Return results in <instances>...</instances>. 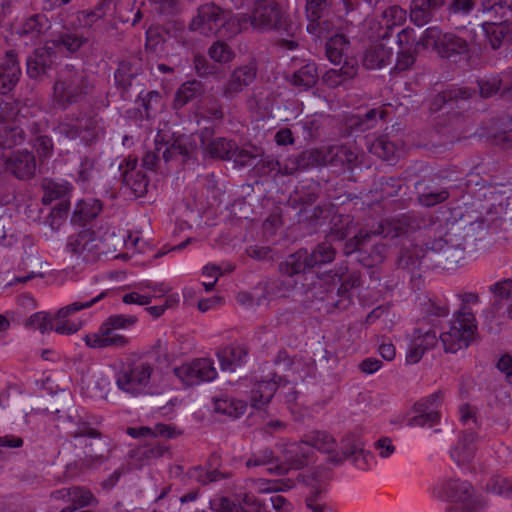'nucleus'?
<instances>
[{
	"mask_svg": "<svg viewBox=\"0 0 512 512\" xmlns=\"http://www.w3.org/2000/svg\"><path fill=\"white\" fill-rule=\"evenodd\" d=\"M63 427L69 437L73 439L76 449V460L68 465V468H76L79 471L94 469L102 465L112 450L108 437L93 426L88 419L81 416H67L63 421Z\"/></svg>",
	"mask_w": 512,
	"mask_h": 512,
	"instance_id": "f257e3e1",
	"label": "nucleus"
},
{
	"mask_svg": "<svg viewBox=\"0 0 512 512\" xmlns=\"http://www.w3.org/2000/svg\"><path fill=\"white\" fill-rule=\"evenodd\" d=\"M423 246L424 248L416 246L412 250L402 252L399 265L402 268L415 269L424 260L432 266L450 271L463 266L467 258L474 255L472 252H465L458 243L451 244L448 239L438 237V234H431Z\"/></svg>",
	"mask_w": 512,
	"mask_h": 512,
	"instance_id": "f03ea898",
	"label": "nucleus"
},
{
	"mask_svg": "<svg viewBox=\"0 0 512 512\" xmlns=\"http://www.w3.org/2000/svg\"><path fill=\"white\" fill-rule=\"evenodd\" d=\"M122 242L126 246H136L138 238L128 236V241L125 237H118L114 231L105 232L103 236L99 237L95 231L91 229H83L75 235L69 236L66 244L67 251L74 256L77 260L84 263H95L100 259L101 255L115 253Z\"/></svg>",
	"mask_w": 512,
	"mask_h": 512,
	"instance_id": "7ed1b4c3",
	"label": "nucleus"
},
{
	"mask_svg": "<svg viewBox=\"0 0 512 512\" xmlns=\"http://www.w3.org/2000/svg\"><path fill=\"white\" fill-rule=\"evenodd\" d=\"M93 90L88 74L73 65H65L53 87L54 101L63 109L82 101Z\"/></svg>",
	"mask_w": 512,
	"mask_h": 512,
	"instance_id": "20e7f679",
	"label": "nucleus"
},
{
	"mask_svg": "<svg viewBox=\"0 0 512 512\" xmlns=\"http://www.w3.org/2000/svg\"><path fill=\"white\" fill-rule=\"evenodd\" d=\"M432 234H438V237H444L451 241V244L458 243L459 247L465 249V252L476 254L484 247V241L488 234V228L483 220L474 221L468 224L454 221L443 224L436 219Z\"/></svg>",
	"mask_w": 512,
	"mask_h": 512,
	"instance_id": "39448f33",
	"label": "nucleus"
},
{
	"mask_svg": "<svg viewBox=\"0 0 512 512\" xmlns=\"http://www.w3.org/2000/svg\"><path fill=\"white\" fill-rule=\"evenodd\" d=\"M336 257V249L328 241L317 244L311 252L305 248L298 249L278 264V272L282 276L293 277L304 274L315 267L332 263Z\"/></svg>",
	"mask_w": 512,
	"mask_h": 512,
	"instance_id": "423d86ee",
	"label": "nucleus"
},
{
	"mask_svg": "<svg viewBox=\"0 0 512 512\" xmlns=\"http://www.w3.org/2000/svg\"><path fill=\"white\" fill-rule=\"evenodd\" d=\"M416 45L423 49L431 48L446 59H455L469 52V44L464 38L453 33H442L436 26L425 29Z\"/></svg>",
	"mask_w": 512,
	"mask_h": 512,
	"instance_id": "0eeeda50",
	"label": "nucleus"
},
{
	"mask_svg": "<svg viewBox=\"0 0 512 512\" xmlns=\"http://www.w3.org/2000/svg\"><path fill=\"white\" fill-rule=\"evenodd\" d=\"M436 219L432 216H422L415 213L402 214L379 222L373 233L383 237L395 238L423 229L427 239L431 236Z\"/></svg>",
	"mask_w": 512,
	"mask_h": 512,
	"instance_id": "6e6552de",
	"label": "nucleus"
},
{
	"mask_svg": "<svg viewBox=\"0 0 512 512\" xmlns=\"http://www.w3.org/2000/svg\"><path fill=\"white\" fill-rule=\"evenodd\" d=\"M475 317L472 311L459 310L451 322L450 329L440 335V340L447 353H456L467 348L476 331Z\"/></svg>",
	"mask_w": 512,
	"mask_h": 512,
	"instance_id": "1a4fd4ad",
	"label": "nucleus"
},
{
	"mask_svg": "<svg viewBox=\"0 0 512 512\" xmlns=\"http://www.w3.org/2000/svg\"><path fill=\"white\" fill-rule=\"evenodd\" d=\"M443 491L453 503L451 512H481L486 507L485 500L474 493L472 485L467 481L449 480L444 484Z\"/></svg>",
	"mask_w": 512,
	"mask_h": 512,
	"instance_id": "9d476101",
	"label": "nucleus"
},
{
	"mask_svg": "<svg viewBox=\"0 0 512 512\" xmlns=\"http://www.w3.org/2000/svg\"><path fill=\"white\" fill-rule=\"evenodd\" d=\"M251 26L261 31H287L285 13L276 0H255L249 16Z\"/></svg>",
	"mask_w": 512,
	"mask_h": 512,
	"instance_id": "9b49d317",
	"label": "nucleus"
},
{
	"mask_svg": "<svg viewBox=\"0 0 512 512\" xmlns=\"http://www.w3.org/2000/svg\"><path fill=\"white\" fill-rule=\"evenodd\" d=\"M231 11L214 3L201 5L190 23V29L205 36L221 33L231 19Z\"/></svg>",
	"mask_w": 512,
	"mask_h": 512,
	"instance_id": "f8f14e48",
	"label": "nucleus"
},
{
	"mask_svg": "<svg viewBox=\"0 0 512 512\" xmlns=\"http://www.w3.org/2000/svg\"><path fill=\"white\" fill-rule=\"evenodd\" d=\"M153 367L146 362L135 363L116 376V385L123 392L138 395L148 385Z\"/></svg>",
	"mask_w": 512,
	"mask_h": 512,
	"instance_id": "ddd939ff",
	"label": "nucleus"
},
{
	"mask_svg": "<svg viewBox=\"0 0 512 512\" xmlns=\"http://www.w3.org/2000/svg\"><path fill=\"white\" fill-rule=\"evenodd\" d=\"M284 463L269 468V472L276 475H285L290 469H301L307 465L308 458L312 453L306 440L279 445Z\"/></svg>",
	"mask_w": 512,
	"mask_h": 512,
	"instance_id": "4468645a",
	"label": "nucleus"
},
{
	"mask_svg": "<svg viewBox=\"0 0 512 512\" xmlns=\"http://www.w3.org/2000/svg\"><path fill=\"white\" fill-rule=\"evenodd\" d=\"M174 374L185 385L194 386L205 381H212L217 376V371L211 359L199 358L189 364L174 368Z\"/></svg>",
	"mask_w": 512,
	"mask_h": 512,
	"instance_id": "2eb2a0df",
	"label": "nucleus"
},
{
	"mask_svg": "<svg viewBox=\"0 0 512 512\" xmlns=\"http://www.w3.org/2000/svg\"><path fill=\"white\" fill-rule=\"evenodd\" d=\"M331 11L329 0H306L305 12L309 21L307 31L316 37H324L328 33L331 23L324 18Z\"/></svg>",
	"mask_w": 512,
	"mask_h": 512,
	"instance_id": "dca6fc26",
	"label": "nucleus"
},
{
	"mask_svg": "<svg viewBox=\"0 0 512 512\" xmlns=\"http://www.w3.org/2000/svg\"><path fill=\"white\" fill-rule=\"evenodd\" d=\"M257 71L258 67L254 61L235 68L224 87L223 96L227 99L235 98L245 87L253 83Z\"/></svg>",
	"mask_w": 512,
	"mask_h": 512,
	"instance_id": "f3484780",
	"label": "nucleus"
},
{
	"mask_svg": "<svg viewBox=\"0 0 512 512\" xmlns=\"http://www.w3.org/2000/svg\"><path fill=\"white\" fill-rule=\"evenodd\" d=\"M20 75L21 67L17 51L7 50L0 58V93H9L18 83Z\"/></svg>",
	"mask_w": 512,
	"mask_h": 512,
	"instance_id": "a211bd4d",
	"label": "nucleus"
},
{
	"mask_svg": "<svg viewBox=\"0 0 512 512\" xmlns=\"http://www.w3.org/2000/svg\"><path fill=\"white\" fill-rule=\"evenodd\" d=\"M6 169L19 180H30L36 174V158L28 150H19L6 158Z\"/></svg>",
	"mask_w": 512,
	"mask_h": 512,
	"instance_id": "6ab92c4d",
	"label": "nucleus"
},
{
	"mask_svg": "<svg viewBox=\"0 0 512 512\" xmlns=\"http://www.w3.org/2000/svg\"><path fill=\"white\" fill-rule=\"evenodd\" d=\"M156 146L158 152H161L162 159L167 163L178 156L183 157L186 162L193 157L196 146L188 139L178 138L172 143L166 142L160 135L156 137Z\"/></svg>",
	"mask_w": 512,
	"mask_h": 512,
	"instance_id": "aec40b11",
	"label": "nucleus"
},
{
	"mask_svg": "<svg viewBox=\"0 0 512 512\" xmlns=\"http://www.w3.org/2000/svg\"><path fill=\"white\" fill-rule=\"evenodd\" d=\"M324 166L323 153L320 149H309L287 158L284 163L285 175H292L299 170Z\"/></svg>",
	"mask_w": 512,
	"mask_h": 512,
	"instance_id": "412c9836",
	"label": "nucleus"
},
{
	"mask_svg": "<svg viewBox=\"0 0 512 512\" xmlns=\"http://www.w3.org/2000/svg\"><path fill=\"white\" fill-rule=\"evenodd\" d=\"M446 3L447 0H412L410 7L411 22L418 27L428 24Z\"/></svg>",
	"mask_w": 512,
	"mask_h": 512,
	"instance_id": "4be33fe9",
	"label": "nucleus"
},
{
	"mask_svg": "<svg viewBox=\"0 0 512 512\" xmlns=\"http://www.w3.org/2000/svg\"><path fill=\"white\" fill-rule=\"evenodd\" d=\"M324 166L347 167L351 169L358 155L346 145H332L322 149Z\"/></svg>",
	"mask_w": 512,
	"mask_h": 512,
	"instance_id": "5701e85b",
	"label": "nucleus"
},
{
	"mask_svg": "<svg viewBox=\"0 0 512 512\" xmlns=\"http://www.w3.org/2000/svg\"><path fill=\"white\" fill-rule=\"evenodd\" d=\"M136 164V160L127 163V168L122 172V182L136 197H142L148 191L149 181L146 174L136 168Z\"/></svg>",
	"mask_w": 512,
	"mask_h": 512,
	"instance_id": "b1692460",
	"label": "nucleus"
},
{
	"mask_svg": "<svg viewBox=\"0 0 512 512\" xmlns=\"http://www.w3.org/2000/svg\"><path fill=\"white\" fill-rule=\"evenodd\" d=\"M502 82V79L498 77L488 80H478L477 85L480 96L486 99L499 93L502 100L512 103V72L509 74L508 80L503 86Z\"/></svg>",
	"mask_w": 512,
	"mask_h": 512,
	"instance_id": "393cba45",
	"label": "nucleus"
},
{
	"mask_svg": "<svg viewBox=\"0 0 512 512\" xmlns=\"http://www.w3.org/2000/svg\"><path fill=\"white\" fill-rule=\"evenodd\" d=\"M219 465L220 457L212 454L208 460L207 469L195 467L190 471V476L203 485L230 478V473L222 472L218 469Z\"/></svg>",
	"mask_w": 512,
	"mask_h": 512,
	"instance_id": "a878e982",
	"label": "nucleus"
},
{
	"mask_svg": "<svg viewBox=\"0 0 512 512\" xmlns=\"http://www.w3.org/2000/svg\"><path fill=\"white\" fill-rule=\"evenodd\" d=\"M357 73V61L346 57L340 68L330 69L323 75V81L330 87H337L346 81L355 78Z\"/></svg>",
	"mask_w": 512,
	"mask_h": 512,
	"instance_id": "bb28decb",
	"label": "nucleus"
},
{
	"mask_svg": "<svg viewBox=\"0 0 512 512\" xmlns=\"http://www.w3.org/2000/svg\"><path fill=\"white\" fill-rule=\"evenodd\" d=\"M281 380L282 378L278 377V381L273 378L272 380L256 382L251 390V405L259 409L268 404L273 398Z\"/></svg>",
	"mask_w": 512,
	"mask_h": 512,
	"instance_id": "cd10ccee",
	"label": "nucleus"
},
{
	"mask_svg": "<svg viewBox=\"0 0 512 512\" xmlns=\"http://www.w3.org/2000/svg\"><path fill=\"white\" fill-rule=\"evenodd\" d=\"M306 442L309 447L316 448L319 451L330 454V461L334 463H341L342 458L339 452L335 450L336 441L335 439L324 431H316L306 436Z\"/></svg>",
	"mask_w": 512,
	"mask_h": 512,
	"instance_id": "c85d7f7f",
	"label": "nucleus"
},
{
	"mask_svg": "<svg viewBox=\"0 0 512 512\" xmlns=\"http://www.w3.org/2000/svg\"><path fill=\"white\" fill-rule=\"evenodd\" d=\"M474 90L468 87H452L436 94L430 103V110L437 112L446 104L452 103L459 99L467 100L472 97Z\"/></svg>",
	"mask_w": 512,
	"mask_h": 512,
	"instance_id": "c756f323",
	"label": "nucleus"
},
{
	"mask_svg": "<svg viewBox=\"0 0 512 512\" xmlns=\"http://www.w3.org/2000/svg\"><path fill=\"white\" fill-rule=\"evenodd\" d=\"M248 350L243 346H227L217 352L220 367L223 371H234L242 365Z\"/></svg>",
	"mask_w": 512,
	"mask_h": 512,
	"instance_id": "7c9ffc66",
	"label": "nucleus"
},
{
	"mask_svg": "<svg viewBox=\"0 0 512 512\" xmlns=\"http://www.w3.org/2000/svg\"><path fill=\"white\" fill-rule=\"evenodd\" d=\"M43 190L42 203L50 205L53 201L69 198L72 186L68 182H56L52 179L45 178L41 183Z\"/></svg>",
	"mask_w": 512,
	"mask_h": 512,
	"instance_id": "2f4dec72",
	"label": "nucleus"
},
{
	"mask_svg": "<svg viewBox=\"0 0 512 512\" xmlns=\"http://www.w3.org/2000/svg\"><path fill=\"white\" fill-rule=\"evenodd\" d=\"M392 49L379 43L371 46L365 53L363 65L367 69H380L390 63Z\"/></svg>",
	"mask_w": 512,
	"mask_h": 512,
	"instance_id": "473e14b6",
	"label": "nucleus"
},
{
	"mask_svg": "<svg viewBox=\"0 0 512 512\" xmlns=\"http://www.w3.org/2000/svg\"><path fill=\"white\" fill-rule=\"evenodd\" d=\"M102 211V204L99 200L89 198L81 200L72 215V222L84 224L99 215Z\"/></svg>",
	"mask_w": 512,
	"mask_h": 512,
	"instance_id": "72a5a7b5",
	"label": "nucleus"
},
{
	"mask_svg": "<svg viewBox=\"0 0 512 512\" xmlns=\"http://www.w3.org/2000/svg\"><path fill=\"white\" fill-rule=\"evenodd\" d=\"M482 28L493 50H497L501 47L503 41L508 37L511 31L507 21L500 23L485 22L482 24Z\"/></svg>",
	"mask_w": 512,
	"mask_h": 512,
	"instance_id": "f704fd0d",
	"label": "nucleus"
},
{
	"mask_svg": "<svg viewBox=\"0 0 512 512\" xmlns=\"http://www.w3.org/2000/svg\"><path fill=\"white\" fill-rule=\"evenodd\" d=\"M202 94V84L193 80L183 83L176 92L173 108L179 110Z\"/></svg>",
	"mask_w": 512,
	"mask_h": 512,
	"instance_id": "c9c22d12",
	"label": "nucleus"
},
{
	"mask_svg": "<svg viewBox=\"0 0 512 512\" xmlns=\"http://www.w3.org/2000/svg\"><path fill=\"white\" fill-rule=\"evenodd\" d=\"M379 236L373 233V230L364 231L360 230L354 237L348 239L343 245V254L349 256L353 253L362 254L367 251V248L372 240V237Z\"/></svg>",
	"mask_w": 512,
	"mask_h": 512,
	"instance_id": "e433bc0d",
	"label": "nucleus"
},
{
	"mask_svg": "<svg viewBox=\"0 0 512 512\" xmlns=\"http://www.w3.org/2000/svg\"><path fill=\"white\" fill-rule=\"evenodd\" d=\"M349 48V41L343 34H336L328 39L325 45L326 56L334 64H341L345 51Z\"/></svg>",
	"mask_w": 512,
	"mask_h": 512,
	"instance_id": "4c0bfd02",
	"label": "nucleus"
},
{
	"mask_svg": "<svg viewBox=\"0 0 512 512\" xmlns=\"http://www.w3.org/2000/svg\"><path fill=\"white\" fill-rule=\"evenodd\" d=\"M236 143L226 138H215L206 146V151L212 158L231 160L235 153Z\"/></svg>",
	"mask_w": 512,
	"mask_h": 512,
	"instance_id": "58836bf2",
	"label": "nucleus"
},
{
	"mask_svg": "<svg viewBox=\"0 0 512 512\" xmlns=\"http://www.w3.org/2000/svg\"><path fill=\"white\" fill-rule=\"evenodd\" d=\"M214 410L217 413L227 415L232 418H238L244 414L246 405L243 401L235 400L229 397H217L214 399Z\"/></svg>",
	"mask_w": 512,
	"mask_h": 512,
	"instance_id": "ea45409f",
	"label": "nucleus"
},
{
	"mask_svg": "<svg viewBox=\"0 0 512 512\" xmlns=\"http://www.w3.org/2000/svg\"><path fill=\"white\" fill-rule=\"evenodd\" d=\"M318 80L317 66L310 62L303 65L299 70L295 71L292 76V83L295 86L309 89L313 87Z\"/></svg>",
	"mask_w": 512,
	"mask_h": 512,
	"instance_id": "a19ab883",
	"label": "nucleus"
},
{
	"mask_svg": "<svg viewBox=\"0 0 512 512\" xmlns=\"http://www.w3.org/2000/svg\"><path fill=\"white\" fill-rule=\"evenodd\" d=\"M139 73V69L135 67L134 64L123 61L115 71V82L123 91H127L132 86L133 80L136 79Z\"/></svg>",
	"mask_w": 512,
	"mask_h": 512,
	"instance_id": "79ce46f5",
	"label": "nucleus"
},
{
	"mask_svg": "<svg viewBox=\"0 0 512 512\" xmlns=\"http://www.w3.org/2000/svg\"><path fill=\"white\" fill-rule=\"evenodd\" d=\"M87 41L83 35L73 32L61 33L56 39L51 40L56 49L65 48L70 53L78 51Z\"/></svg>",
	"mask_w": 512,
	"mask_h": 512,
	"instance_id": "37998d69",
	"label": "nucleus"
},
{
	"mask_svg": "<svg viewBox=\"0 0 512 512\" xmlns=\"http://www.w3.org/2000/svg\"><path fill=\"white\" fill-rule=\"evenodd\" d=\"M81 133V139L89 142L98 136L101 131L99 120L96 116L84 115L75 119Z\"/></svg>",
	"mask_w": 512,
	"mask_h": 512,
	"instance_id": "c03bdc74",
	"label": "nucleus"
},
{
	"mask_svg": "<svg viewBox=\"0 0 512 512\" xmlns=\"http://www.w3.org/2000/svg\"><path fill=\"white\" fill-rule=\"evenodd\" d=\"M25 133L19 126H4L0 128V148L11 149L24 142Z\"/></svg>",
	"mask_w": 512,
	"mask_h": 512,
	"instance_id": "a18cd8bd",
	"label": "nucleus"
},
{
	"mask_svg": "<svg viewBox=\"0 0 512 512\" xmlns=\"http://www.w3.org/2000/svg\"><path fill=\"white\" fill-rule=\"evenodd\" d=\"M340 450L341 453L339 454L342 461L350 457H353L354 461H357L358 457L364 453L362 442L353 434H348L342 438Z\"/></svg>",
	"mask_w": 512,
	"mask_h": 512,
	"instance_id": "49530a36",
	"label": "nucleus"
},
{
	"mask_svg": "<svg viewBox=\"0 0 512 512\" xmlns=\"http://www.w3.org/2000/svg\"><path fill=\"white\" fill-rule=\"evenodd\" d=\"M209 57L219 63L227 64L235 58L234 50L224 41L217 40L208 48Z\"/></svg>",
	"mask_w": 512,
	"mask_h": 512,
	"instance_id": "de8ad7c7",
	"label": "nucleus"
},
{
	"mask_svg": "<svg viewBox=\"0 0 512 512\" xmlns=\"http://www.w3.org/2000/svg\"><path fill=\"white\" fill-rule=\"evenodd\" d=\"M48 19L43 14H36L28 18L21 29L22 35L31 38L39 37L46 29H48Z\"/></svg>",
	"mask_w": 512,
	"mask_h": 512,
	"instance_id": "09e8293b",
	"label": "nucleus"
},
{
	"mask_svg": "<svg viewBox=\"0 0 512 512\" xmlns=\"http://www.w3.org/2000/svg\"><path fill=\"white\" fill-rule=\"evenodd\" d=\"M56 50L57 49L55 48V44H53L51 41H48L44 47L35 49L31 55L34 56V59L40 61L42 67H45L50 71L52 70L58 58Z\"/></svg>",
	"mask_w": 512,
	"mask_h": 512,
	"instance_id": "8fccbe9b",
	"label": "nucleus"
},
{
	"mask_svg": "<svg viewBox=\"0 0 512 512\" xmlns=\"http://www.w3.org/2000/svg\"><path fill=\"white\" fill-rule=\"evenodd\" d=\"M128 434L133 437L146 436L152 434L156 436H165L167 438H173L176 435L175 428L166 424H157L154 429L151 430L148 427L141 428H128Z\"/></svg>",
	"mask_w": 512,
	"mask_h": 512,
	"instance_id": "3c124183",
	"label": "nucleus"
},
{
	"mask_svg": "<svg viewBox=\"0 0 512 512\" xmlns=\"http://www.w3.org/2000/svg\"><path fill=\"white\" fill-rule=\"evenodd\" d=\"M370 152L379 158L391 160L395 155L396 147L386 136H380L371 144Z\"/></svg>",
	"mask_w": 512,
	"mask_h": 512,
	"instance_id": "603ef678",
	"label": "nucleus"
},
{
	"mask_svg": "<svg viewBox=\"0 0 512 512\" xmlns=\"http://www.w3.org/2000/svg\"><path fill=\"white\" fill-rule=\"evenodd\" d=\"M449 198V191L445 188L427 190L418 195V202L425 207L440 204Z\"/></svg>",
	"mask_w": 512,
	"mask_h": 512,
	"instance_id": "864d4df0",
	"label": "nucleus"
},
{
	"mask_svg": "<svg viewBox=\"0 0 512 512\" xmlns=\"http://www.w3.org/2000/svg\"><path fill=\"white\" fill-rule=\"evenodd\" d=\"M262 156L259 148L252 146L250 150L245 148H239L236 145L235 153L232 155V160L234 161L236 166L246 167L251 166L254 163V160Z\"/></svg>",
	"mask_w": 512,
	"mask_h": 512,
	"instance_id": "5fc2aeb1",
	"label": "nucleus"
},
{
	"mask_svg": "<svg viewBox=\"0 0 512 512\" xmlns=\"http://www.w3.org/2000/svg\"><path fill=\"white\" fill-rule=\"evenodd\" d=\"M106 295V292H102L100 293L98 296L90 299V300H87V301H76L70 305H67L61 309L58 310L57 314H56V319L58 320H61V319H64L66 318L67 316H69L70 314L72 313H75L77 311H80L82 309H85V308H89L91 307L93 304H95L96 302L100 301L101 299H103Z\"/></svg>",
	"mask_w": 512,
	"mask_h": 512,
	"instance_id": "6e6d98bb",
	"label": "nucleus"
},
{
	"mask_svg": "<svg viewBox=\"0 0 512 512\" xmlns=\"http://www.w3.org/2000/svg\"><path fill=\"white\" fill-rule=\"evenodd\" d=\"M406 20V11L398 6H392L384 10L382 14V23L387 29L401 25Z\"/></svg>",
	"mask_w": 512,
	"mask_h": 512,
	"instance_id": "4d7b16f0",
	"label": "nucleus"
},
{
	"mask_svg": "<svg viewBox=\"0 0 512 512\" xmlns=\"http://www.w3.org/2000/svg\"><path fill=\"white\" fill-rule=\"evenodd\" d=\"M142 107L147 118H151L162 108V95L158 91H149L141 97Z\"/></svg>",
	"mask_w": 512,
	"mask_h": 512,
	"instance_id": "13d9d810",
	"label": "nucleus"
},
{
	"mask_svg": "<svg viewBox=\"0 0 512 512\" xmlns=\"http://www.w3.org/2000/svg\"><path fill=\"white\" fill-rule=\"evenodd\" d=\"M278 458L274 455L273 450L269 448L261 449L257 452L251 454V456L246 461V466L248 468L269 465L274 462H277Z\"/></svg>",
	"mask_w": 512,
	"mask_h": 512,
	"instance_id": "bf43d9fd",
	"label": "nucleus"
},
{
	"mask_svg": "<svg viewBox=\"0 0 512 512\" xmlns=\"http://www.w3.org/2000/svg\"><path fill=\"white\" fill-rule=\"evenodd\" d=\"M106 0H102L94 10H85L78 13V20L85 26L91 27L97 20L105 15Z\"/></svg>",
	"mask_w": 512,
	"mask_h": 512,
	"instance_id": "052dcab7",
	"label": "nucleus"
},
{
	"mask_svg": "<svg viewBox=\"0 0 512 512\" xmlns=\"http://www.w3.org/2000/svg\"><path fill=\"white\" fill-rule=\"evenodd\" d=\"M210 509L214 512H248L239 503L228 497H220L210 500Z\"/></svg>",
	"mask_w": 512,
	"mask_h": 512,
	"instance_id": "680f3d73",
	"label": "nucleus"
},
{
	"mask_svg": "<svg viewBox=\"0 0 512 512\" xmlns=\"http://www.w3.org/2000/svg\"><path fill=\"white\" fill-rule=\"evenodd\" d=\"M442 400V391H437L415 403L414 410L415 412H438L437 408Z\"/></svg>",
	"mask_w": 512,
	"mask_h": 512,
	"instance_id": "e2e57ef3",
	"label": "nucleus"
},
{
	"mask_svg": "<svg viewBox=\"0 0 512 512\" xmlns=\"http://www.w3.org/2000/svg\"><path fill=\"white\" fill-rule=\"evenodd\" d=\"M256 173L260 176L268 175L270 172L278 170L281 174H284V165L281 166L280 162L273 156H262L260 160L255 164Z\"/></svg>",
	"mask_w": 512,
	"mask_h": 512,
	"instance_id": "0e129e2a",
	"label": "nucleus"
},
{
	"mask_svg": "<svg viewBox=\"0 0 512 512\" xmlns=\"http://www.w3.org/2000/svg\"><path fill=\"white\" fill-rule=\"evenodd\" d=\"M102 331L104 334V348L106 347H115L121 348L128 344V338L124 337L116 333L114 330H111L110 326H103Z\"/></svg>",
	"mask_w": 512,
	"mask_h": 512,
	"instance_id": "69168bd1",
	"label": "nucleus"
},
{
	"mask_svg": "<svg viewBox=\"0 0 512 512\" xmlns=\"http://www.w3.org/2000/svg\"><path fill=\"white\" fill-rule=\"evenodd\" d=\"M475 7L474 0H450L448 4V12L450 15H469Z\"/></svg>",
	"mask_w": 512,
	"mask_h": 512,
	"instance_id": "338daca9",
	"label": "nucleus"
},
{
	"mask_svg": "<svg viewBox=\"0 0 512 512\" xmlns=\"http://www.w3.org/2000/svg\"><path fill=\"white\" fill-rule=\"evenodd\" d=\"M194 67L196 73L200 77H207L209 75H214L218 71V67L208 61L205 56L195 55L194 57Z\"/></svg>",
	"mask_w": 512,
	"mask_h": 512,
	"instance_id": "774afa93",
	"label": "nucleus"
}]
</instances>
